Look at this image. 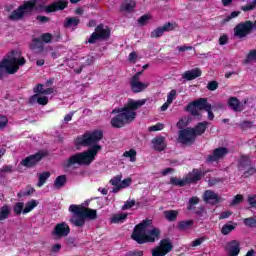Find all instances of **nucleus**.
I'll return each mask as SVG.
<instances>
[{"label":"nucleus","mask_w":256,"mask_h":256,"mask_svg":"<svg viewBox=\"0 0 256 256\" xmlns=\"http://www.w3.org/2000/svg\"><path fill=\"white\" fill-rule=\"evenodd\" d=\"M103 139V132L101 130H94L85 132L83 135L75 139L76 147H91L85 152H81L71 156L68 160L64 161L65 168L73 167L74 165H91L95 161L97 153L101 151V146L97 144L98 141Z\"/></svg>","instance_id":"nucleus-1"},{"label":"nucleus","mask_w":256,"mask_h":256,"mask_svg":"<svg viewBox=\"0 0 256 256\" xmlns=\"http://www.w3.org/2000/svg\"><path fill=\"white\" fill-rule=\"evenodd\" d=\"M153 221L144 220L142 223L135 226L132 233V239L143 245V243H155L161 235V230L152 226Z\"/></svg>","instance_id":"nucleus-2"},{"label":"nucleus","mask_w":256,"mask_h":256,"mask_svg":"<svg viewBox=\"0 0 256 256\" xmlns=\"http://www.w3.org/2000/svg\"><path fill=\"white\" fill-rule=\"evenodd\" d=\"M25 63L26 60L21 57V53L12 51L10 55L0 62V77L3 75V69H5L9 75H13L14 73H17L19 67H22Z\"/></svg>","instance_id":"nucleus-3"},{"label":"nucleus","mask_w":256,"mask_h":256,"mask_svg":"<svg viewBox=\"0 0 256 256\" xmlns=\"http://www.w3.org/2000/svg\"><path fill=\"white\" fill-rule=\"evenodd\" d=\"M117 113L118 115L111 120L112 127L116 129H121V127H124L127 123H131V121H134L135 117H137V112L129 109L122 108L118 110Z\"/></svg>","instance_id":"nucleus-4"},{"label":"nucleus","mask_w":256,"mask_h":256,"mask_svg":"<svg viewBox=\"0 0 256 256\" xmlns=\"http://www.w3.org/2000/svg\"><path fill=\"white\" fill-rule=\"evenodd\" d=\"M33 9H37V0L27 1L19 6L18 9L14 10L9 15V19L11 21H19V19H23L27 13H31Z\"/></svg>","instance_id":"nucleus-5"},{"label":"nucleus","mask_w":256,"mask_h":256,"mask_svg":"<svg viewBox=\"0 0 256 256\" xmlns=\"http://www.w3.org/2000/svg\"><path fill=\"white\" fill-rule=\"evenodd\" d=\"M70 213H78L79 215H83L84 220L90 219L91 221L97 219V210H93L91 208H82L75 204L70 205L69 207Z\"/></svg>","instance_id":"nucleus-6"},{"label":"nucleus","mask_w":256,"mask_h":256,"mask_svg":"<svg viewBox=\"0 0 256 256\" xmlns=\"http://www.w3.org/2000/svg\"><path fill=\"white\" fill-rule=\"evenodd\" d=\"M109 35H111L109 27L101 24L95 29V32L92 33L88 39V43H96L99 39H109Z\"/></svg>","instance_id":"nucleus-7"},{"label":"nucleus","mask_w":256,"mask_h":256,"mask_svg":"<svg viewBox=\"0 0 256 256\" xmlns=\"http://www.w3.org/2000/svg\"><path fill=\"white\" fill-rule=\"evenodd\" d=\"M142 73L143 72L136 73L130 80V88L133 93H141V91H145V89L149 87V82H141Z\"/></svg>","instance_id":"nucleus-8"},{"label":"nucleus","mask_w":256,"mask_h":256,"mask_svg":"<svg viewBox=\"0 0 256 256\" xmlns=\"http://www.w3.org/2000/svg\"><path fill=\"white\" fill-rule=\"evenodd\" d=\"M253 31V22L246 21L243 23L238 24L234 28V35L235 37H238V39H243L249 35Z\"/></svg>","instance_id":"nucleus-9"},{"label":"nucleus","mask_w":256,"mask_h":256,"mask_svg":"<svg viewBox=\"0 0 256 256\" xmlns=\"http://www.w3.org/2000/svg\"><path fill=\"white\" fill-rule=\"evenodd\" d=\"M173 249V243L167 239L160 241L159 245L152 250V256H165Z\"/></svg>","instance_id":"nucleus-10"},{"label":"nucleus","mask_w":256,"mask_h":256,"mask_svg":"<svg viewBox=\"0 0 256 256\" xmlns=\"http://www.w3.org/2000/svg\"><path fill=\"white\" fill-rule=\"evenodd\" d=\"M211 104L207 103V98H199L198 100L193 101L187 107V110L192 113V115H198L197 109L206 111Z\"/></svg>","instance_id":"nucleus-11"},{"label":"nucleus","mask_w":256,"mask_h":256,"mask_svg":"<svg viewBox=\"0 0 256 256\" xmlns=\"http://www.w3.org/2000/svg\"><path fill=\"white\" fill-rule=\"evenodd\" d=\"M178 141L183 145H190L193 143V141H195L193 130H191V128L181 130L178 135Z\"/></svg>","instance_id":"nucleus-12"},{"label":"nucleus","mask_w":256,"mask_h":256,"mask_svg":"<svg viewBox=\"0 0 256 256\" xmlns=\"http://www.w3.org/2000/svg\"><path fill=\"white\" fill-rule=\"evenodd\" d=\"M69 233H71V228H69V225L65 222H61L55 226L52 235L57 237V239H61L63 237H67Z\"/></svg>","instance_id":"nucleus-13"},{"label":"nucleus","mask_w":256,"mask_h":256,"mask_svg":"<svg viewBox=\"0 0 256 256\" xmlns=\"http://www.w3.org/2000/svg\"><path fill=\"white\" fill-rule=\"evenodd\" d=\"M229 153V149L225 147H219L214 149L211 155L208 156L207 161L208 163H215L217 161H221L225 155Z\"/></svg>","instance_id":"nucleus-14"},{"label":"nucleus","mask_w":256,"mask_h":256,"mask_svg":"<svg viewBox=\"0 0 256 256\" xmlns=\"http://www.w3.org/2000/svg\"><path fill=\"white\" fill-rule=\"evenodd\" d=\"M43 157H45V154H43L42 152H38L23 159L20 162V165H22L23 167H33L34 165H37V163H39V160L43 159Z\"/></svg>","instance_id":"nucleus-15"},{"label":"nucleus","mask_w":256,"mask_h":256,"mask_svg":"<svg viewBox=\"0 0 256 256\" xmlns=\"http://www.w3.org/2000/svg\"><path fill=\"white\" fill-rule=\"evenodd\" d=\"M203 197L204 201H206V203H210V205H217V203L221 202V196L213 190H206Z\"/></svg>","instance_id":"nucleus-16"},{"label":"nucleus","mask_w":256,"mask_h":256,"mask_svg":"<svg viewBox=\"0 0 256 256\" xmlns=\"http://www.w3.org/2000/svg\"><path fill=\"white\" fill-rule=\"evenodd\" d=\"M65 7H67V0H59L46 6L45 11L46 13H53L54 11H63Z\"/></svg>","instance_id":"nucleus-17"},{"label":"nucleus","mask_w":256,"mask_h":256,"mask_svg":"<svg viewBox=\"0 0 256 256\" xmlns=\"http://www.w3.org/2000/svg\"><path fill=\"white\" fill-rule=\"evenodd\" d=\"M229 107L236 112H241L245 109V105H247V100H244V104L239 102V99L235 97H231L228 101Z\"/></svg>","instance_id":"nucleus-18"},{"label":"nucleus","mask_w":256,"mask_h":256,"mask_svg":"<svg viewBox=\"0 0 256 256\" xmlns=\"http://www.w3.org/2000/svg\"><path fill=\"white\" fill-rule=\"evenodd\" d=\"M29 103L31 105H35V103H38V105H47L49 103V97L45 94H34L30 97Z\"/></svg>","instance_id":"nucleus-19"},{"label":"nucleus","mask_w":256,"mask_h":256,"mask_svg":"<svg viewBox=\"0 0 256 256\" xmlns=\"http://www.w3.org/2000/svg\"><path fill=\"white\" fill-rule=\"evenodd\" d=\"M226 250L230 256H237L241 252L239 241L233 240L226 245Z\"/></svg>","instance_id":"nucleus-20"},{"label":"nucleus","mask_w":256,"mask_h":256,"mask_svg":"<svg viewBox=\"0 0 256 256\" xmlns=\"http://www.w3.org/2000/svg\"><path fill=\"white\" fill-rule=\"evenodd\" d=\"M146 103L145 99L142 100H129L126 107L123 109H128V111H137V109H141L143 105Z\"/></svg>","instance_id":"nucleus-21"},{"label":"nucleus","mask_w":256,"mask_h":256,"mask_svg":"<svg viewBox=\"0 0 256 256\" xmlns=\"http://www.w3.org/2000/svg\"><path fill=\"white\" fill-rule=\"evenodd\" d=\"M201 69L194 68L192 70H188L183 73L182 77L183 79H186V81H193V79H197V77H201Z\"/></svg>","instance_id":"nucleus-22"},{"label":"nucleus","mask_w":256,"mask_h":256,"mask_svg":"<svg viewBox=\"0 0 256 256\" xmlns=\"http://www.w3.org/2000/svg\"><path fill=\"white\" fill-rule=\"evenodd\" d=\"M70 223L75 227H83L85 225V217L83 214L73 213L72 217L70 218Z\"/></svg>","instance_id":"nucleus-23"},{"label":"nucleus","mask_w":256,"mask_h":256,"mask_svg":"<svg viewBox=\"0 0 256 256\" xmlns=\"http://www.w3.org/2000/svg\"><path fill=\"white\" fill-rule=\"evenodd\" d=\"M201 177H203V174L199 170H193L185 178L186 185H188V183H197Z\"/></svg>","instance_id":"nucleus-24"},{"label":"nucleus","mask_w":256,"mask_h":256,"mask_svg":"<svg viewBox=\"0 0 256 256\" xmlns=\"http://www.w3.org/2000/svg\"><path fill=\"white\" fill-rule=\"evenodd\" d=\"M208 125H209V122L204 121V122L198 123V125L196 127L190 128L191 131H193L194 138L197 135H203V133H205V131L207 130Z\"/></svg>","instance_id":"nucleus-25"},{"label":"nucleus","mask_w":256,"mask_h":256,"mask_svg":"<svg viewBox=\"0 0 256 256\" xmlns=\"http://www.w3.org/2000/svg\"><path fill=\"white\" fill-rule=\"evenodd\" d=\"M152 143L156 151H163L165 147H167V144L165 143V137L162 136L154 138Z\"/></svg>","instance_id":"nucleus-26"},{"label":"nucleus","mask_w":256,"mask_h":256,"mask_svg":"<svg viewBox=\"0 0 256 256\" xmlns=\"http://www.w3.org/2000/svg\"><path fill=\"white\" fill-rule=\"evenodd\" d=\"M33 91L36 93V95H53L55 90L53 88L45 89L43 84H38L36 87H34Z\"/></svg>","instance_id":"nucleus-27"},{"label":"nucleus","mask_w":256,"mask_h":256,"mask_svg":"<svg viewBox=\"0 0 256 256\" xmlns=\"http://www.w3.org/2000/svg\"><path fill=\"white\" fill-rule=\"evenodd\" d=\"M121 179H123V176L117 175L110 180V184L113 185V193H119L121 191Z\"/></svg>","instance_id":"nucleus-28"},{"label":"nucleus","mask_w":256,"mask_h":256,"mask_svg":"<svg viewBox=\"0 0 256 256\" xmlns=\"http://www.w3.org/2000/svg\"><path fill=\"white\" fill-rule=\"evenodd\" d=\"M135 1L126 0L122 3L120 7V11H124L125 13H131L135 9Z\"/></svg>","instance_id":"nucleus-29"},{"label":"nucleus","mask_w":256,"mask_h":256,"mask_svg":"<svg viewBox=\"0 0 256 256\" xmlns=\"http://www.w3.org/2000/svg\"><path fill=\"white\" fill-rule=\"evenodd\" d=\"M122 157L125 159H129L131 163H135L137 161V150L136 149H130L123 153Z\"/></svg>","instance_id":"nucleus-30"},{"label":"nucleus","mask_w":256,"mask_h":256,"mask_svg":"<svg viewBox=\"0 0 256 256\" xmlns=\"http://www.w3.org/2000/svg\"><path fill=\"white\" fill-rule=\"evenodd\" d=\"M179 216L178 210H166L164 211V217L167 221L173 222L177 221V217Z\"/></svg>","instance_id":"nucleus-31"},{"label":"nucleus","mask_w":256,"mask_h":256,"mask_svg":"<svg viewBox=\"0 0 256 256\" xmlns=\"http://www.w3.org/2000/svg\"><path fill=\"white\" fill-rule=\"evenodd\" d=\"M37 205H39V202L35 199L28 201L25 204V207L23 210V215H27V213H31V211H33V209H35V207H37Z\"/></svg>","instance_id":"nucleus-32"},{"label":"nucleus","mask_w":256,"mask_h":256,"mask_svg":"<svg viewBox=\"0 0 256 256\" xmlns=\"http://www.w3.org/2000/svg\"><path fill=\"white\" fill-rule=\"evenodd\" d=\"M127 220V213H117V214H114L110 221L111 223H125V221Z\"/></svg>","instance_id":"nucleus-33"},{"label":"nucleus","mask_w":256,"mask_h":256,"mask_svg":"<svg viewBox=\"0 0 256 256\" xmlns=\"http://www.w3.org/2000/svg\"><path fill=\"white\" fill-rule=\"evenodd\" d=\"M10 213L11 207H9V205L2 206L0 208V221H5V219H8Z\"/></svg>","instance_id":"nucleus-34"},{"label":"nucleus","mask_w":256,"mask_h":256,"mask_svg":"<svg viewBox=\"0 0 256 256\" xmlns=\"http://www.w3.org/2000/svg\"><path fill=\"white\" fill-rule=\"evenodd\" d=\"M65 183H67V177L65 175L58 176L54 182V188L61 189L65 187Z\"/></svg>","instance_id":"nucleus-35"},{"label":"nucleus","mask_w":256,"mask_h":256,"mask_svg":"<svg viewBox=\"0 0 256 256\" xmlns=\"http://www.w3.org/2000/svg\"><path fill=\"white\" fill-rule=\"evenodd\" d=\"M77 25H79V18L77 17L67 18L64 24V26L68 27L69 29H75Z\"/></svg>","instance_id":"nucleus-36"},{"label":"nucleus","mask_w":256,"mask_h":256,"mask_svg":"<svg viewBox=\"0 0 256 256\" xmlns=\"http://www.w3.org/2000/svg\"><path fill=\"white\" fill-rule=\"evenodd\" d=\"M49 177H51V173L49 172H43L39 175L38 179V187H43L47 181V179H49Z\"/></svg>","instance_id":"nucleus-37"},{"label":"nucleus","mask_w":256,"mask_h":256,"mask_svg":"<svg viewBox=\"0 0 256 256\" xmlns=\"http://www.w3.org/2000/svg\"><path fill=\"white\" fill-rule=\"evenodd\" d=\"M191 225H193V220H184L179 222L178 229H180V231H187Z\"/></svg>","instance_id":"nucleus-38"},{"label":"nucleus","mask_w":256,"mask_h":256,"mask_svg":"<svg viewBox=\"0 0 256 256\" xmlns=\"http://www.w3.org/2000/svg\"><path fill=\"white\" fill-rule=\"evenodd\" d=\"M170 183L171 185H176L177 187H185V185H187V181L184 179H179V178H175L172 177L170 179Z\"/></svg>","instance_id":"nucleus-39"},{"label":"nucleus","mask_w":256,"mask_h":256,"mask_svg":"<svg viewBox=\"0 0 256 256\" xmlns=\"http://www.w3.org/2000/svg\"><path fill=\"white\" fill-rule=\"evenodd\" d=\"M30 49H43V42L41 38H34L30 43Z\"/></svg>","instance_id":"nucleus-40"},{"label":"nucleus","mask_w":256,"mask_h":256,"mask_svg":"<svg viewBox=\"0 0 256 256\" xmlns=\"http://www.w3.org/2000/svg\"><path fill=\"white\" fill-rule=\"evenodd\" d=\"M243 223L246 227H250L252 229H255V227H256V216L244 219Z\"/></svg>","instance_id":"nucleus-41"},{"label":"nucleus","mask_w":256,"mask_h":256,"mask_svg":"<svg viewBox=\"0 0 256 256\" xmlns=\"http://www.w3.org/2000/svg\"><path fill=\"white\" fill-rule=\"evenodd\" d=\"M25 209V204L23 202H18L13 207V212L15 215H21Z\"/></svg>","instance_id":"nucleus-42"},{"label":"nucleus","mask_w":256,"mask_h":256,"mask_svg":"<svg viewBox=\"0 0 256 256\" xmlns=\"http://www.w3.org/2000/svg\"><path fill=\"white\" fill-rule=\"evenodd\" d=\"M256 9V0H251L247 3V5L241 7V11H254Z\"/></svg>","instance_id":"nucleus-43"},{"label":"nucleus","mask_w":256,"mask_h":256,"mask_svg":"<svg viewBox=\"0 0 256 256\" xmlns=\"http://www.w3.org/2000/svg\"><path fill=\"white\" fill-rule=\"evenodd\" d=\"M163 33H165V30H163V27H158L151 32L150 36L153 39H157V37H162Z\"/></svg>","instance_id":"nucleus-44"},{"label":"nucleus","mask_w":256,"mask_h":256,"mask_svg":"<svg viewBox=\"0 0 256 256\" xmlns=\"http://www.w3.org/2000/svg\"><path fill=\"white\" fill-rule=\"evenodd\" d=\"M255 61H256V50H251L248 53L244 62L245 63H255Z\"/></svg>","instance_id":"nucleus-45"},{"label":"nucleus","mask_w":256,"mask_h":256,"mask_svg":"<svg viewBox=\"0 0 256 256\" xmlns=\"http://www.w3.org/2000/svg\"><path fill=\"white\" fill-rule=\"evenodd\" d=\"M235 229V226L232 225V224H225L223 227H222V230H221V233L222 235H229V233L231 231H233Z\"/></svg>","instance_id":"nucleus-46"},{"label":"nucleus","mask_w":256,"mask_h":256,"mask_svg":"<svg viewBox=\"0 0 256 256\" xmlns=\"http://www.w3.org/2000/svg\"><path fill=\"white\" fill-rule=\"evenodd\" d=\"M42 43H51L53 41V35L51 33H44L40 36Z\"/></svg>","instance_id":"nucleus-47"},{"label":"nucleus","mask_w":256,"mask_h":256,"mask_svg":"<svg viewBox=\"0 0 256 256\" xmlns=\"http://www.w3.org/2000/svg\"><path fill=\"white\" fill-rule=\"evenodd\" d=\"M199 204V198L198 197H192L189 199V205L187 207L188 211H192V209H195L193 206Z\"/></svg>","instance_id":"nucleus-48"},{"label":"nucleus","mask_w":256,"mask_h":256,"mask_svg":"<svg viewBox=\"0 0 256 256\" xmlns=\"http://www.w3.org/2000/svg\"><path fill=\"white\" fill-rule=\"evenodd\" d=\"M247 202L250 207H254L256 209V194H249L247 197Z\"/></svg>","instance_id":"nucleus-49"},{"label":"nucleus","mask_w":256,"mask_h":256,"mask_svg":"<svg viewBox=\"0 0 256 256\" xmlns=\"http://www.w3.org/2000/svg\"><path fill=\"white\" fill-rule=\"evenodd\" d=\"M151 20V15H143L138 19L139 25H147Z\"/></svg>","instance_id":"nucleus-50"},{"label":"nucleus","mask_w":256,"mask_h":256,"mask_svg":"<svg viewBox=\"0 0 256 256\" xmlns=\"http://www.w3.org/2000/svg\"><path fill=\"white\" fill-rule=\"evenodd\" d=\"M164 127H165L164 124L158 123L156 125L150 126L148 128V131H150V132H153V131H163Z\"/></svg>","instance_id":"nucleus-51"},{"label":"nucleus","mask_w":256,"mask_h":256,"mask_svg":"<svg viewBox=\"0 0 256 256\" xmlns=\"http://www.w3.org/2000/svg\"><path fill=\"white\" fill-rule=\"evenodd\" d=\"M132 183L131 178L124 179L120 182V191L121 189H127Z\"/></svg>","instance_id":"nucleus-52"},{"label":"nucleus","mask_w":256,"mask_h":256,"mask_svg":"<svg viewBox=\"0 0 256 256\" xmlns=\"http://www.w3.org/2000/svg\"><path fill=\"white\" fill-rule=\"evenodd\" d=\"M245 165H251V161L249 160V157H247V156H243L241 158L239 169H243V167H245Z\"/></svg>","instance_id":"nucleus-53"},{"label":"nucleus","mask_w":256,"mask_h":256,"mask_svg":"<svg viewBox=\"0 0 256 256\" xmlns=\"http://www.w3.org/2000/svg\"><path fill=\"white\" fill-rule=\"evenodd\" d=\"M205 241V237L197 238L190 243V247H199Z\"/></svg>","instance_id":"nucleus-54"},{"label":"nucleus","mask_w":256,"mask_h":256,"mask_svg":"<svg viewBox=\"0 0 256 256\" xmlns=\"http://www.w3.org/2000/svg\"><path fill=\"white\" fill-rule=\"evenodd\" d=\"M177 95V91L176 90H171L168 95H167V102L170 103H173V100L175 99Z\"/></svg>","instance_id":"nucleus-55"},{"label":"nucleus","mask_w":256,"mask_h":256,"mask_svg":"<svg viewBox=\"0 0 256 256\" xmlns=\"http://www.w3.org/2000/svg\"><path fill=\"white\" fill-rule=\"evenodd\" d=\"M132 207H135V200H128L122 206V209H123V211H125L127 209H131Z\"/></svg>","instance_id":"nucleus-56"},{"label":"nucleus","mask_w":256,"mask_h":256,"mask_svg":"<svg viewBox=\"0 0 256 256\" xmlns=\"http://www.w3.org/2000/svg\"><path fill=\"white\" fill-rule=\"evenodd\" d=\"M243 201V195L238 194L234 197V199L231 201L230 205H239Z\"/></svg>","instance_id":"nucleus-57"},{"label":"nucleus","mask_w":256,"mask_h":256,"mask_svg":"<svg viewBox=\"0 0 256 256\" xmlns=\"http://www.w3.org/2000/svg\"><path fill=\"white\" fill-rule=\"evenodd\" d=\"M217 87H219V84L216 81H211L208 83L207 89L209 91H216Z\"/></svg>","instance_id":"nucleus-58"},{"label":"nucleus","mask_w":256,"mask_h":256,"mask_svg":"<svg viewBox=\"0 0 256 256\" xmlns=\"http://www.w3.org/2000/svg\"><path fill=\"white\" fill-rule=\"evenodd\" d=\"M162 29L164 30V32L165 31H173V29H175V26L173 25V23L168 22L162 26Z\"/></svg>","instance_id":"nucleus-59"},{"label":"nucleus","mask_w":256,"mask_h":256,"mask_svg":"<svg viewBox=\"0 0 256 256\" xmlns=\"http://www.w3.org/2000/svg\"><path fill=\"white\" fill-rule=\"evenodd\" d=\"M239 11H234V12H232L230 15H228L225 19H224V21H225V23H228V21L230 20V19H235V17H239Z\"/></svg>","instance_id":"nucleus-60"},{"label":"nucleus","mask_w":256,"mask_h":256,"mask_svg":"<svg viewBox=\"0 0 256 256\" xmlns=\"http://www.w3.org/2000/svg\"><path fill=\"white\" fill-rule=\"evenodd\" d=\"M130 63H137V53L131 52L128 56Z\"/></svg>","instance_id":"nucleus-61"},{"label":"nucleus","mask_w":256,"mask_h":256,"mask_svg":"<svg viewBox=\"0 0 256 256\" xmlns=\"http://www.w3.org/2000/svg\"><path fill=\"white\" fill-rule=\"evenodd\" d=\"M7 118L3 115H0V129H3L7 125Z\"/></svg>","instance_id":"nucleus-62"},{"label":"nucleus","mask_w":256,"mask_h":256,"mask_svg":"<svg viewBox=\"0 0 256 256\" xmlns=\"http://www.w3.org/2000/svg\"><path fill=\"white\" fill-rule=\"evenodd\" d=\"M74 115H75V112H70L67 115H65L64 123H68L69 121H71V119H73Z\"/></svg>","instance_id":"nucleus-63"},{"label":"nucleus","mask_w":256,"mask_h":256,"mask_svg":"<svg viewBox=\"0 0 256 256\" xmlns=\"http://www.w3.org/2000/svg\"><path fill=\"white\" fill-rule=\"evenodd\" d=\"M127 255H128V256H143V251H141V250H136V251H133V252H128Z\"/></svg>","instance_id":"nucleus-64"}]
</instances>
